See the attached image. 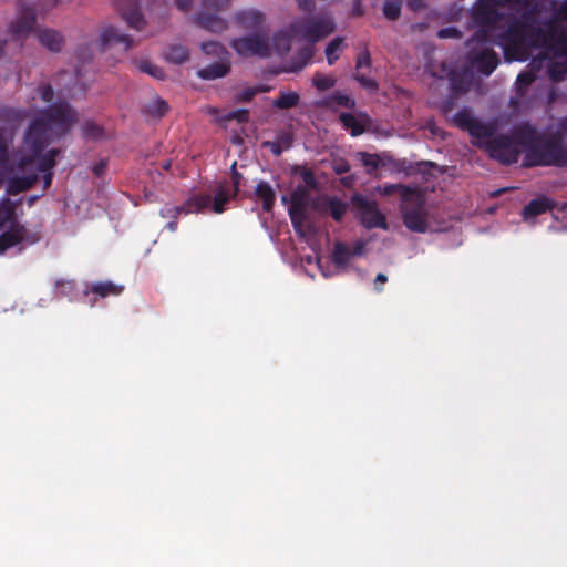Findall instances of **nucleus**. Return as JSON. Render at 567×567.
Here are the masks:
<instances>
[{
    "instance_id": "1",
    "label": "nucleus",
    "mask_w": 567,
    "mask_h": 567,
    "mask_svg": "<svg viewBox=\"0 0 567 567\" xmlns=\"http://www.w3.org/2000/svg\"><path fill=\"white\" fill-rule=\"evenodd\" d=\"M33 106L45 110L35 113L29 121L22 144L8 156L11 134L0 131V181L7 183V190L16 194L29 188L40 172L51 169L59 151L50 144L64 136L76 122V113L66 104L53 102L50 86H39L32 96Z\"/></svg>"
},
{
    "instance_id": "2",
    "label": "nucleus",
    "mask_w": 567,
    "mask_h": 567,
    "mask_svg": "<svg viewBox=\"0 0 567 567\" xmlns=\"http://www.w3.org/2000/svg\"><path fill=\"white\" fill-rule=\"evenodd\" d=\"M333 30L334 22L329 17L302 20L293 23L287 30L277 32L272 38L256 34L235 40L233 47L240 55L271 56L287 53L292 43H298L302 48L301 62L297 66L288 69V71H297L302 69L312 58L311 45L332 33Z\"/></svg>"
},
{
    "instance_id": "3",
    "label": "nucleus",
    "mask_w": 567,
    "mask_h": 567,
    "mask_svg": "<svg viewBox=\"0 0 567 567\" xmlns=\"http://www.w3.org/2000/svg\"><path fill=\"white\" fill-rule=\"evenodd\" d=\"M561 17L567 21V2L563 7ZM508 61H523L529 56L550 59L561 56L567 61V35H553L550 40L537 35L534 41L525 34L513 33L508 40L499 42Z\"/></svg>"
},
{
    "instance_id": "4",
    "label": "nucleus",
    "mask_w": 567,
    "mask_h": 567,
    "mask_svg": "<svg viewBox=\"0 0 567 567\" xmlns=\"http://www.w3.org/2000/svg\"><path fill=\"white\" fill-rule=\"evenodd\" d=\"M0 255L24 238L23 228L17 221L13 204L0 203Z\"/></svg>"
},
{
    "instance_id": "5",
    "label": "nucleus",
    "mask_w": 567,
    "mask_h": 567,
    "mask_svg": "<svg viewBox=\"0 0 567 567\" xmlns=\"http://www.w3.org/2000/svg\"><path fill=\"white\" fill-rule=\"evenodd\" d=\"M528 0H482L475 8L474 20L482 28L493 25L505 13L527 3Z\"/></svg>"
},
{
    "instance_id": "6",
    "label": "nucleus",
    "mask_w": 567,
    "mask_h": 567,
    "mask_svg": "<svg viewBox=\"0 0 567 567\" xmlns=\"http://www.w3.org/2000/svg\"><path fill=\"white\" fill-rule=\"evenodd\" d=\"M403 219L405 226L417 233H424L429 228V216L426 210L421 206V194L419 193V200L410 199L404 203Z\"/></svg>"
},
{
    "instance_id": "7",
    "label": "nucleus",
    "mask_w": 567,
    "mask_h": 567,
    "mask_svg": "<svg viewBox=\"0 0 567 567\" xmlns=\"http://www.w3.org/2000/svg\"><path fill=\"white\" fill-rule=\"evenodd\" d=\"M363 247L364 244L362 241H358L352 250L342 244H337L332 254L334 270L322 269V275L330 277L338 271L346 270L355 257L363 255Z\"/></svg>"
},
{
    "instance_id": "8",
    "label": "nucleus",
    "mask_w": 567,
    "mask_h": 567,
    "mask_svg": "<svg viewBox=\"0 0 567 567\" xmlns=\"http://www.w3.org/2000/svg\"><path fill=\"white\" fill-rule=\"evenodd\" d=\"M227 0H205L203 11L197 16L196 22L199 27L212 32H220L225 29V22L216 14Z\"/></svg>"
},
{
    "instance_id": "9",
    "label": "nucleus",
    "mask_w": 567,
    "mask_h": 567,
    "mask_svg": "<svg viewBox=\"0 0 567 567\" xmlns=\"http://www.w3.org/2000/svg\"><path fill=\"white\" fill-rule=\"evenodd\" d=\"M360 218L367 227H380L385 229L384 216L378 210L375 203L361 196L354 197Z\"/></svg>"
},
{
    "instance_id": "10",
    "label": "nucleus",
    "mask_w": 567,
    "mask_h": 567,
    "mask_svg": "<svg viewBox=\"0 0 567 567\" xmlns=\"http://www.w3.org/2000/svg\"><path fill=\"white\" fill-rule=\"evenodd\" d=\"M42 6H30V7H23L19 13V17L13 25V31L18 35H25L28 34L39 16L43 14Z\"/></svg>"
},
{
    "instance_id": "11",
    "label": "nucleus",
    "mask_w": 567,
    "mask_h": 567,
    "mask_svg": "<svg viewBox=\"0 0 567 567\" xmlns=\"http://www.w3.org/2000/svg\"><path fill=\"white\" fill-rule=\"evenodd\" d=\"M306 196L305 192H296L291 195L289 213L291 220L293 223L295 228L302 236H306V231L303 230V205H305Z\"/></svg>"
},
{
    "instance_id": "12",
    "label": "nucleus",
    "mask_w": 567,
    "mask_h": 567,
    "mask_svg": "<svg viewBox=\"0 0 567 567\" xmlns=\"http://www.w3.org/2000/svg\"><path fill=\"white\" fill-rule=\"evenodd\" d=\"M39 42L51 51H58L63 44V37L60 32L47 28L35 30Z\"/></svg>"
},
{
    "instance_id": "13",
    "label": "nucleus",
    "mask_w": 567,
    "mask_h": 567,
    "mask_svg": "<svg viewBox=\"0 0 567 567\" xmlns=\"http://www.w3.org/2000/svg\"><path fill=\"white\" fill-rule=\"evenodd\" d=\"M340 121L346 128L351 131L352 135L361 134L368 124V117L363 114L357 113H342L340 115Z\"/></svg>"
},
{
    "instance_id": "14",
    "label": "nucleus",
    "mask_w": 567,
    "mask_h": 567,
    "mask_svg": "<svg viewBox=\"0 0 567 567\" xmlns=\"http://www.w3.org/2000/svg\"><path fill=\"white\" fill-rule=\"evenodd\" d=\"M100 38L105 44H122L124 49L131 44V39L114 27L103 28Z\"/></svg>"
},
{
    "instance_id": "15",
    "label": "nucleus",
    "mask_w": 567,
    "mask_h": 567,
    "mask_svg": "<svg viewBox=\"0 0 567 567\" xmlns=\"http://www.w3.org/2000/svg\"><path fill=\"white\" fill-rule=\"evenodd\" d=\"M474 62L485 75L492 73L497 64L496 55L488 49H483L481 54L474 58Z\"/></svg>"
},
{
    "instance_id": "16",
    "label": "nucleus",
    "mask_w": 567,
    "mask_h": 567,
    "mask_svg": "<svg viewBox=\"0 0 567 567\" xmlns=\"http://www.w3.org/2000/svg\"><path fill=\"white\" fill-rule=\"evenodd\" d=\"M210 203V197L205 195V196H195L193 198H190L189 200H187L185 207H175L174 210L176 213H196V212H199L202 209H204L205 207H207Z\"/></svg>"
},
{
    "instance_id": "17",
    "label": "nucleus",
    "mask_w": 567,
    "mask_h": 567,
    "mask_svg": "<svg viewBox=\"0 0 567 567\" xmlns=\"http://www.w3.org/2000/svg\"><path fill=\"white\" fill-rule=\"evenodd\" d=\"M393 192H398L404 203H408L410 199L419 200V192L416 189H410L401 185H389L380 188V193L383 195H389Z\"/></svg>"
},
{
    "instance_id": "18",
    "label": "nucleus",
    "mask_w": 567,
    "mask_h": 567,
    "mask_svg": "<svg viewBox=\"0 0 567 567\" xmlns=\"http://www.w3.org/2000/svg\"><path fill=\"white\" fill-rule=\"evenodd\" d=\"M231 197L229 187L227 185H219L215 190L213 210L216 214L224 212V204H226Z\"/></svg>"
},
{
    "instance_id": "19",
    "label": "nucleus",
    "mask_w": 567,
    "mask_h": 567,
    "mask_svg": "<svg viewBox=\"0 0 567 567\" xmlns=\"http://www.w3.org/2000/svg\"><path fill=\"white\" fill-rule=\"evenodd\" d=\"M346 47L343 38L333 39L326 48V58L328 63L333 64L340 56Z\"/></svg>"
},
{
    "instance_id": "20",
    "label": "nucleus",
    "mask_w": 567,
    "mask_h": 567,
    "mask_svg": "<svg viewBox=\"0 0 567 567\" xmlns=\"http://www.w3.org/2000/svg\"><path fill=\"white\" fill-rule=\"evenodd\" d=\"M549 208V203L546 198H538L529 203L524 209V218L527 220L539 214L545 213Z\"/></svg>"
},
{
    "instance_id": "21",
    "label": "nucleus",
    "mask_w": 567,
    "mask_h": 567,
    "mask_svg": "<svg viewBox=\"0 0 567 567\" xmlns=\"http://www.w3.org/2000/svg\"><path fill=\"white\" fill-rule=\"evenodd\" d=\"M467 128L473 136L478 138L477 143L487 144L491 142L489 130L486 126L471 120L467 123Z\"/></svg>"
},
{
    "instance_id": "22",
    "label": "nucleus",
    "mask_w": 567,
    "mask_h": 567,
    "mask_svg": "<svg viewBox=\"0 0 567 567\" xmlns=\"http://www.w3.org/2000/svg\"><path fill=\"white\" fill-rule=\"evenodd\" d=\"M228 68L224 63H216L198 71V75L203 79H217L224 76Z\"/></svg>"
},
{
    "instance_id": "23",
    "label": "nucleus",
    "mask_w": 567,
    "mask_h": 567,
    "mask_svg": "<svg viewBox=\"0 0 567 567\" xmlns=\"http://www.w3.org/2000/svg\"><path fill=\"white\" fill-rule=\"evenodd\" d=\"M256 194L264 202V208L270 209L274 202V192L266 183H259L256 187Z\"/></svg>"
},
{
    "instance_id": "24",
    "label": "nucleus",
    "mask_w": 567,
    "mask_h": 567,
    "mask_svg": "<svg viewBox=\"0 0 567 567\" xmlns=\"http://www.w3.org/2000/svg\"><path fill=\"white\" fill-rule=\"evenodd\" d=\"M122 289L123 288L121 286H116L114 284L106 282V284L95 285L92 288V291L94 293L100 295L101 297H105V296H109V295H120L122 292Z\"/></svg>"
},
{
    "instance_id": "25",
    "label": "nucleus",
    "mask_w": 567,
    "mask_h": 567,
    "mask_svg": "<svg viewBox=\"0 0 567 567\" xmlns=\"http://www.w3.org/2000/svg\"><path fill=\"white\" fill-rule=\"evenodd\" d=\"M312 83L318 90L326 91L334 85L336 79L332 75L317 73L312 79Z\"/></svg>"
},
{
    "instance_id": "26",
    "label": "nucleus",
    "mask_w": 567,
    "mask_h": 567,
    "mask_svg": "<svg viewBox=\"0 0 567 567\" xmlns=\"http://www.w3.org/2000/svg\"><path fill=\"white\" fill-rule=\"evenodd\" d=\"M188 58L187 50L182 45L172 47L167 52V59L175 63H182Z\"/></svg>"
},
{
    "instance_id": "27",
    "label": "nucleus",
    "mask_w": 567,
    "mask_h": 567,
    "mask_svg": "<svg viewBox=\"0 0 567 567\" xmlns=\"http://www.w3.org/2000/svg\"><path fill=\"white\" fill-rule=\"evenodd\" d=\"M298 101V94L295 92H284L274 102V105L278 107H291Z\"/></svg>"
},
{
    "instance_id": "28",
    "label": "nucleus",
    "mask_w": 567,
    "mask_h": 567,
    "mask_svg": "<svg viewBox=\"0 0 567 567\" xmlns=\"http://www.w3.org/2000/svg\"><path fill=\"white\" fill-rule=\"evenodd\" d=\"M127 23L134 29H142L144 25V18L138 9H132L125 13Z\"/></svg>"
},
{
    "instance_id": "29",
    "label": "nucleus",
    "mask_w": 567,
    "mask_h": 567,
    "mask_svg": "<svg viewBox=\"0 0 567 567\" xmlns=\"http://www.w3.org/2000/svg\"><path fill=\"white\" fill-rule=\"evenodd\" d=\"M354 102L346 94L337 93L329 101L330 106L352 107Z\"/></svg>"
},
{
    "instance_id": "30",
    "label": "nucleus",
    "mask_w": 567,
    "mask_h": 567,
    "mask_svg": "<svg viewBox=\"0 0 567 567\" xmlns=\"http://www.w3.org/2000/svg\"><path fill=\"white\" fill-rule=\"evenodd\" d=\"M327 205V209L330 212L331 216L337 220H339L346 212L344 204H342L339 200L330 199L328 200Z\"/></svg>"
},
{
    "instance_id": "31",
    "label": "nucleus",
    "mask_w": 567,
    "mask_h": 567,
    "mask_svg": "<svg viewBox=\"0 0 567 567\" xmlns=\"http://www.w3.org/2000/svg\"><path fill=\"white\" fill-rule=\"evenodd\" d=\"M383 12L384 14L389 18V19H395L399 17L400 14V4L396 0H390L388 1L385 4H384V8H383Z\"/></svg>"
},
{
    "instance_id": "32",
    "label": "nucleus",
    "mask_w": 567,
    "mask_h": 567,
    "mask_svg": "<svg viewBox=\"0 0 567 567\" xmlns=\"http://www.w3.org/2000/svg\"><path fill=\"white\" fill-rule=\"evenodd\" d=\"M167 105L161 99L154 100L148 106V112L155 116H162L166 112Z\"/></svg>"
},
{
    "instance_id": "33",
    "label": "nucleus",
    "mask_w": 567,
    "mask_h": 567,
    "mask_svg": "<svg viewBox=\"0 0 567 567\" xmlns=\"http://www.w3.org/2000/svg\"><path fill=\"white\" fill-rule=\"evenodd\" d=\"M261 16L256 11H249L243 14L241 22L248 27H256L259 24Z\"/></svg>"
},
{
    "instance_id": "34",
    "label": "nucleus",
    "mask_w": 567,
    "mask_h": 567,
    "mask_svg": "<svg viewBox=\"0 0 567 567\" xmlns=\"http://www.w3.org/2000/svg\"><path fill=\"white\" fill-rule=\"evenodd\" d=\"M515 152L516 151H514V150L506 148V152L503 153L502 151L497 150L496 146L491 147L492 156H494L503 162H509Z\"/></svg>"
},
{
    "instance_id": "35",
    "label": "nucleus",
    "mask_w": 567,
    "mask_h": 567,
    "mask_svg": "<svg viewBox=\"0 0 567 567\" xmlns=\"http://www.w3.org/2000/svg\"><path fill=\"white\" fill-rule=\"evenodd\" d=\"M202 49L205 53L217 55V56H221L224 53V49L218 43H215V42L203 43Z\"/></svg>"
},
{
    "instance_id": "36",
    "label": "nucleus",
    "mask_w": 567,
    "mask_h": 567,
    "mask_svg": "<svg viewBox=\"0 0 567 567\" xmlns=\"http://www.w3.org/2000/svg\"><path fill=\"white\" fill-rule=\"evenodd\" d=\"M363 165H365L369 169H373L378 166L379 158L372 154H361L360 155Z\"/></svg>"
},
{
    "instance_id": "37",
    "label": "nucleus",
    "mask_w": 567,
    "mask_h": 567,
    "mask_svg": "<svg viewBox=\"0 0 567 567\" xmlns=\"http://www.w3.org/2000/svg\"><path fill=\"white\" fill-rule=\"evenodd\" d=\"M534 80V76L532 73H523L519 74L517 78V83L519 85H527Z\"/></svg>"
},
{
    "instance_id": "38",
    "label": "nucleus",
    "mask_w": 567,
    "mask_h": 567,
    "mask_svg": "<svg viewBox=\"0 0 567 567\" xmlns=\"http://www.w3.org/2000/svg\"><path fill=\"white\" fill-rule=\"evenodd\" d=\"M228 118H236V120H238V122H245L248 118V113L245 110H240V111L229 114Z\"/></svg>"
},
{
    "instance_id": "39",
    "label": "nucleus",
    "mask_w": 567,
    "mask_h": 567,
    "mask_svg": "<svg viewBox=\"0 0 567 567\" xmlns=\"http://www.w3.org/2000/svg\"><path fill=\"white\" fill-rule=\"evenodd\" d=\"M85 133L92 137H97L100 135V128L94 124H87Z\"/></svg>"
},
{
    "instance_id": "40",
    "label": "nucleus",
    "mask_w": 567,
    "mask_h": 567,
    "mask_svg": "<svg viewBox=\"0 0 567 567\" xmlns=\"http://www.w3.org/2000/svg\"><path fill=\"white\" fill-rule=\"evenodd\" d=\"M386 281V277L383 275V274H379L377 277H375V280H374V286H375V289L377 290H381L382 289V285Z\"/></svg>"
},
{
    "instance_id": "41",
    "label": "nucleus",
    "mask_w": 567,
    "mask_h": 567,
    "mask_svg": "<svg viewBox=\"0 0 567 567\" xmlns=\"http://www.w3.org/2000/svg\"><path fill=\"white\" fill-rule=\"evenodd\" d=\"M56 286L61 289L62 293H66L72 288V282L70 281H58Z\"/></svg>"
},
{
    "instance_id": "42",
    "label": "nucleus",
    "mask_w": 567,
    "mask_h": 567,
    "mask_svg": "<svg viewBox=\"0 0 567 567\" xmlns=\"http://www.w3.org/2000/svg\"><path fill=\"white\" fill-rule=\"evenodd\" d=\"M181 9L185 10L188 8L190 0H176Z\"/></svg>"
},
{
    "instance_id": "43",
    "label": "nucleus",
    "mask_w": 567,
    "mask_h": 567,
    "mask_svg": "<svg viewBox=\"0 0 567 567\" xmlns=\"http://www.w3.org/2000/svg\"><path fill=\"white\" fill-rule=\"evenodd\" d=\"M298 2L300 7L307 9L310 6L311 0H298Z\"/></svg>"
},
{
    "instance_id": "44",
    "label": "nucleus",
    "mask_w": 567,
    "mask_h": 567,
    "mask_svg": "<svg viewBox=\"0 0 567 567\" xmlns=\"http://www.w3.org/2000/svg\"><path fill=\"white\" fill-rule=\"evenodd\" d=\"M271 151L276 154H279L281 150L276 144H269Z\"/></svg>"
},
{
    "instance_id": "45",
    "label": "nucleus",
    "mask_w": 567,
    "mask_h": 567,
    "mask_svg": "<svg viewBox=\"0 0 567 567\" xmlns=\"http://www.w3.org/2000/svg\"><path fill=\"white\" fill-rule=\"evenodd\" d=\"M252 95H254V91H248V92L244 93L243 99L244 100H249Z\"/></svg>"
},
{
    "instance_id": "46",
    "label": "nucleus",
    "mask_w": 567,
    "mask_h": 567,
    "mask_svg": "<svg viewBox=\"0 0 567 567\" xmlns=\"http://www.w3.org/2000/svg\"><path fill=\"white\" fill-rule=\"evenodd\" d=\"M346 171H347V167H346V166H339V167L337 168V172H338V173H342V172H346Z\"/></svg>"
},
{
    "instance_id": "47",
    "label": "nucleus",
    "mask_w": 567,
    "mask_h": 567,
    "mask_svg": "<svg viewBox=\"0 0 567 567\" xmlns=\"http://www.w3.org/2000/svg\"><path fill=\"white\" fill-rule=\"evenodd\" d=\"M447 33H449V31H447V30H443V31H441V32H440V37H442V38H443V37H446V35H447Z\"/></svg>"
},
{
    "instance_id": "48",
    "label": "nucleus",
    "mask_w": 567,
    "mask_h": 567,
    "mask_svg": "<svg viewBox=\"0 0 567 567\" xmlns=\"http://www.w3.org/2000/svg\"><path fill=\"white\" fill-rule=\"evenodd\" d=\"M50 181H51L50 175H47V176H45V185H49V184H50Z\"/></svg>"
},
{
    "instance_id": "49",
    "label": "nucleus",
    "mask_w": 567,
    "mask_h": 567,
    "mask_svg": "<svg viewBox=\"0 0 567 567\" xmlns=\"http://www.w3.org/2000/svg\"><path fill=\"white\" fill-rule=\"evenodd\" d=\"M164 214H165L166 216H169V214H171V209H169V208H166V209L164 210Z\"/></svg>"
},
{
    "instance_id": "50",
    "label": "nucleus",
    "mask_w": 567,
    "mask_h": 567,
    "mask_svg": "<svg viewBox=\"0 0 567 567\" xmlns=\"http://www.w3.org/2000/svg\"><path fill=\"white\" fill-rule=\"evenodd\" d=\"M497 143L507 144V140L503 138L501 141H496Z\"/></svg>"
},
{
    "instance_id": "51",
    "label": "nucleus",
    "mask_w": 567,
    "mask_h": 567,
    "mask_svg": "<svg viewBox=\"0 0 567 567\" xmlns=\"http://www.w3.org/2000/svg\"><path fill=\"white\" fill-rule=\"evenodd\" d=\"M305 181H306V183H308V184L310 183V176H309V174H307V175H306Z\"/></svg>"
},
{
    "instance_id": "52",
    "label": "nucleus",
    "mask_w": 567,
    "mask_h": 567,
    "mask_svg": "<svg viewBox=\"0 0 567 567\" xmlns=\"http://www.w3.org/2000/svg\"><path fill=\"white\" fill-rule=\"evenodd\" d=\"M318 267L322 269L321 261L318 260Z\"/></svg>"
},
{
    "instance_id": "53",
    "label": "nucleus",
    "mask_w": 567,
    "mask_h": 567,
    "mask_svg": "<svg viewBox=\"0 0 567 567\" xmlns=\"http://www.w3.org/2000/svg\"><path fill=\"white\" fill-rule=\"evenodd\" d=\"M168 226H169L171 229H174V225L172 223H169Z\"/></svg>"
}]
</instances>
